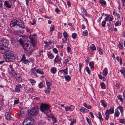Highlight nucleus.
I'll list each match as a JSON object with an SVG mask.
<instances>
[{
    "mask_svg": "<svg viewBox=\"0 0 125 125\" xmlns=\"http://www.w3.org/2000/svg\"><path fill=\"white\" fill-rule=\"evenodd\" d=\"M80 111L83 113H87L89 111V110L84 107H81L80 109Z\"/></svg>",
    "mask_w": 125,
    "mask_h": 125,
    "instance_id": "20",
    "label": "nucleus"
},
{
    "mask_svg": "<svg viewBox=\"0 0 125 125\" xmlns=\"http://www.w3.org/2000/svg\"><path fill=\"white\" fill-rule=\"evenodd\" d=\"M114 18L112 16H111L109 18V19L108 20L109 21H112L113 20Z\"/></svg>",
    "mask_w": 125,
    "mask_h": 125,
    "instance_id": "61",
    "label": "nucleus"
},
{
    "mask_svg": "<svg viewBox=\"0 0 125 125\" xmlns=\"http://www.w3.org/2000/svg\"><path fill=\"white\" fill-rule=\"evenodd\" d=\"M67 50L68 52H70L71 50V48L70 47L68 46L67 48Z\"/></svg>",
    "mask_w": 125,
    "mask_h": 125,
    "instance_id": "58",
    "label": "nucleus"
},
{
    "mask_svg": "<svg viewBox=\"0 0 125 125\" xmlns=\"http://www.w3.org/2000/svg\"><path fill=\"white\" fill-rule=\"evenodd\" d=\"M106 24V22L105 21H104L102 22V27H104L105 26Z\"/></svg>",
    "mask_w": 125,
    "mask_h": 125,
    "instance_id": "51",
    "label": "nucleus"
},
{
    "mask_svg": "<svg viewBox=\"0 0 125 125\" xmlns=\"http://www.w3.org/2000/svg\"><path fill=\"white\" fill-rule=\"evenodd\" d=\"M38 109V107L35 106L32 107L31 109L29 111L28 115L29 116L30 118H31V117L32 116H35L38 114L39 112Z\"/></svg>",
    "mask_w": 125,
    "mask_h": 125,
    "instance_id": "2",
    "label": "nucleus"
},
{
    "mask_svg": "<svg viewBox=\"0 0 125 125\" xmlns=\"http://www.w3.org/2000/svg\"><path fill=\"white\" fill-rule=\"evenodd\" d=\"M120 72L122 74H124L125 73V70L122 69L120 70Z\"/></svg>",
    "mask_w": 125,
    "mask_h": 125,
    "instance_id": "63",
    "label": "nucleus"
},
{
    "mask_svg": "<svg viewBox=\"0 0 125 125\" xmlns=\"http://www.w3.org/2000/svg\"><path fill=\"white\" fill-rule=\"evenodd\" d=\"M81 10L82 13H85L86 11L85 10L84 8H81Z\"/></svg>",
    "mask_w": 125,
    "mask_h": 125,
    "instance_id": "55",
    "label": "nucleus"
},
{
    "mask_svg": "<svg viewBox=\"0 0 125 125\" xmlns=\"http://www.w3.org/2000/svg\"><path fill=\"white\" fill-rule=\"evenodd\" d=\"M76 122V121L73 120L70 123V125H73L74 123Z\"/></svg>",
    "mask_w": 125,
    "mask_h": 125,
    "instance_id": "64",
    "label": "nucleus"
},
{
    "mask_svg": "<svg viewBox=\"0 0 125 125\" xmlns=\"http://www.w3.org/2000/svg\"><path fill=\"white\" fill-rule=\"evenodd\" d=\"M64 107L65 108L66 111L69 110L72 111L74 109L75 107L73 105L68 106H64Z\"/></svg>",
    "mask_w": 125,
    "mask_h": 125,
    "instance_id": "9",
    "label": "nucleus"
},
{
    "mask_svg": "<svg viewBox=\"0 0 125 125\" xmlns=\"http://www.w3.org/2000/svg\"><path fill=\"white\" fill-rule=\"evenodd\" d=\"M50 71L53 74H54L56 73V69L55 67H52L51 68L50 70Z\"/></svg>",
    "mask_w": 125,
    "mask_h": 125,
    "instance_id": "24",
    "label": "nucleus"
},
{
    "mask_svg": "<svg viewBox=\"0 0 125 125\" xmlns=\"http://www.w3.org/2000/svg\"><path fill=\"white\" fill-rule=\"evenodd\" d=\"M117 108L120 110V112L121 114H122L123 113V108L122 106H119L117 107Z\"/></svg>",
    "mask_w": 125,
    "mask_h": 125,
    "instance_id": "29",
    "label": "nucleus"
},
{
    "mask_svg": "<svg viewBox=\"0 0 125 125\" xmlns=\"http://www.w3.org/2000/svg\"><path fill=\"white\" fill-rule=\"evenodd\" d=\"M19 40L20 44L22 46V45L24 43H23V42L22 40V39L21 38H20L19 39Z\"/></svg>",
    "mask_w": 125,
    "mask_h": 125,
    "instance_id": "50",
    "label": "nucleus"
},
{
    "mask_svg": "<svg viewBox=\"0 0 125 125\" xmlns=\"http://www.w3.org/2000/svg\"><path fill=\"white\" fill-rule=\"evenodd\" d=\"M30 23L32 25H34L35 24L36 21H35L33 20L32 22H30Z\"/></svg>",
    "mask_w": 125,
    "mask_h": 125,
    "instance_id": "56",
    "label": "nucleus"
},
{
    "mask_svg": "<svg viewBox=\"0 0 125 125\" xmlns=\"http://www.w3.org/2000/svg\"><path fill=\"white\" fill-rule=\"evenodd\" d=\"M14 76L19 82H21L22 81V78L21 76L20 75L19 73H15Z\"/></svg>",
    "mask_w": 125,
    "mask_h": 125,
    "instance_id": "8",
    "label": "nucleus"
},
{
    "mask_svg": "<svg viewBox=\"0 0 125 125\" xmlns=\"http://www.w3.org/2000/svg\"><path fill=\"white\" fill-rule=\"evenodd\" d=\"M52 120L53 121V124H54L56 122V119H55V117L54 115H52Z\"/></svg>",
    "mask_w": 125,
    "mask_h": 125,
    "instance_id": "39",
    "label": "nucleus"
},
{
    "mask_svg": "<svg viewBox=\"0 0 125 125\" xmlns=\"http://www.w3.org/2000/svg\"><path fill=\"white\" fill-rule=\"evenodd\" d=\"M101 87L102 89H104L105 88V86L104 83L102 82L100 84Z\"/></svg>",
    "mask_w": 125,
    "mask_h": 125,
    "instance_id": "41",
    "label": "nucleus"
},
{
    "mask_svg": "<svg viewBox=\"0 0 125 125\" xmlns=\"http://www.w3.org/2000/svg\"><path fill=\"white\" fill-rule=\"evenodd\" d=\"M34 122V120L32 118H27L23 122V125H33Z\"/></svg>",
    "mask_w": 125,
    "mask_h": 125,
    "instance_id": "4",
    "label": "nucleus"
},
{
    "mask_svg": "<svg viewBox=\"0 0 125 125\" xmlns=\"http://www.w3.org/2000/svg\"><path fill=\"white\" fill-rule=\"evenodd\" d=\"M119 122L122 124H124L125 122V120L124 119H120Z\"/></svg>",
    "mask_w": 125,
    "mask_h": 125,
    "instance_id": "54",
    "label": "nucleus"
},
{
    "mask_svg": "<svg viewBox=\"0 0 125 125\" xmlns=\"http://www.w3.org/2000/svg\"><path fill=\"white\" fill-rule=\"evenodd\" d=\"M26 57L24 54H23L21 58V59L20 62H21L22 63L25 64H27L30 63V61L27 59H26Z\"/></svg>",
    "mask_w": 125,
    "mask_h": 125,
    "instance_id": "6",
    "label": "nucleus"
},
{
    "mask_svg": "<svg viewBox=\"0 0 125 125\" xmlns=\"http://www.w3.org/2000/svg\"><path fill=\"white\" fill-rule=\"evenodd\" d=\"M120 114V113L119 112L118 110L117 109H115V116L116 117H118Z\"/></svg>",
    "mask_w": 125,
    "mask_h": 125,
    "instance_id": "26",
    "label": "nucleus"
},
{
    "mask_svg": "<svg viewBox=\"0 0 125 125\" xmlns=\"http://www.w3.org/2000/svg\"><path fill=\"white\" fill-rule=\"evenodd\" d=\"M31 42L32 45L33 47H35L36 46V42L34 41V40L32 41H31Z\"/></svg>",
    "mask_w": 125,
    "mask_h": 125,
    "instance_id": "38",
    "label": "nucleus"
},
{
    "mask_svg": "<svg viewBox=\"0 0 125 125\" xmlns=\"http://www.w3.org/2000/svg\"><path fill=\"white\" fill-rule=\"evenodd\" d=\"M119 100H120V101L122 102H123L124 101V99L123 98H122V96L120 95H119L118 96H117Z\"/></svg>",
    "mask_w": 125,
    "mask_h": 125,
    "instance_id": "35",
    "label": "nucleus"
},
{
    "mask_svg": "<svg viewBox=\"0 0 125 125\" xmlns=\"http://www.w3.org/2000/svg\"><path fill=\"white\" fill-rule=\"evenodd\" d=\"M53 52L55 53H57L58 52V51L57 49L55 48H53Z\"/></svg>",
    "mask_w": 125,
    "mask_h": 125,
    "instance_id": "53",
    "label": "nucleus"
},
{
    "mask_svg": "<svg viewBox=\"0 0 125 125\" xmlns=\"http://www.w3.org/2000/svg\"><path fill=\"white\" fill-rule=\"evenodd\" d=\"M109 110V112L111 114H112L114 113V108L113 107H111Z\"/></svg>",
    "mask_w": 125,
    "mask_h": 125,
    "instance_id": "36",
    "label": "nucleus"
},
{
    "mask_svg": "<svg viewBox=\"0 0 125 125\" xmlns=\"http://www.w3.org/2000/svg\"><path fill=\"white\" fill-rule=\"evenodd\" d=\"M91 49L93 50H96V48L94 44H92L90 46Z\"/></svg>",
    "mask_w": 125,
    "mask_h": 125,
    "instance_id": "40",
    "label": "nucleus"
},
{
    "mask_svg": "<svg viewBox=\"0 0 125 125\" xmlns=\"http://www.w3.org/2000/svg\"><path fill=\"white\" fill-rule=\"evenodd\" d=\"M121 25V21H118L116 22L115 24V26H119Z\"/></svg>",
    "mask_w": 125,
    "mask_h": 125,
    "instance_id": "44",
    "label": "nucleus"
},
{
    "mask_svg": "<svg viewBox=\"0 0 125 125\" xmlns=\"http://www.w3.org/2000/svg\"><path fill=\"white\" fill-rule=\"evenodd\" d=\"M47 55L48 56V58L50 59H52L54 57L53 55L52 54L50 51L49 52L47 53Z\"/></svg>",
    "mask_w": 125,
    "mask_h": 125,
    "instance_id": "18",
    "label": "nucleus"
},
{
    "mask_svg": "<svg viewBox=\"0 0 125 125\" xmlns=\"http://www.w3.org/2000/svg\"><path fill=\"white\" fill-rule=\"evenodd\" d=\"M22 86L20 84H19L16 86V87L15 88V90L16 92L19 93L20 91V88H21Z\"/></svg>",
    "mask_w": 125,
    "mask_h": 125,
    "instance_id": "13",
    "label": "nucleus"
},
{
    "mask_svg": "<svg viewBox=\"0 0 125 125\" xmlns=\"http://www.w3.org/2000/svg\"><path fill=\"white\" fill-rule=\"evenodd\" d=\"M50 106L48 104H46L42 103L41 104L40 108L41 111L43 113H46V112L49 110L50 112L51 111L49 109Z\"/></svg>",
    "mask_w": 125,
    "mask_h": 125,
    "instance_id": "3",
    "label": "nucleus"
},
{
    "mask_svg": "<svg viewBox=\"0 0 125 125\" xmlns=\"http://www.w3.org/2000/svg\"><path fill=\"white\" fill-rule=\"evenodd\" d=\"M59 73H64V74L66 75L68 74V69L67 68H66L65 69L61 70L59 71Z\"/></svg>",
    "mask_w": 125,
    "mask_h": 125,
    "instance_id": "17",
    "label": "nucleus"
},
{
    "mask_svg": "<svg viewBox=\"0 0 125 125\" xmlns=\"http://www.w3.org/2000/svg\"><path fill=\"white\" fill-rule=\"evenodd\" d=\"M83 34L84 36H87L88 34L87 30H85V31H84L83 32Z\"/></svg>",
    "mask_w": 125,
    "mask_h": 125,
    "instance_id": "47",
    "label": "nucleus"
},
{
    "mask_svg": "<svg viewBox=\"0 0 125 125\" xmlns=\"http://www.w3.org/2000/svg\"><path fill=\"white\" fill-rule=\"evenodd\" d=\"M62 37V35L61 34H58V39H61Z\"/></svg>",
    "mask_w": 125,
    "mask_h": 125,
    "instance_id": "60",
    "label": "nucleus"
},
{
    "mask_svg": "<svg viewBox=\"0 0 125 125\" xmlns=\"http://www.w3.org/2000/svg\"><path fill=\"white\" fill-rule=\"evenodd\" d=\"M85 69L86 70L87 72L88 73V74H90V73L91 72L89 68L87 67H85Z\"/></svg>",
    "mask_w": 125,
    "mask_h": 125,
    "instance_id": "43",
    "label": "nucleus"
},
{
    "mask_svg": "<svg viewBox=\"0 0 125 125\" xmlns=\"http://www.w3.org/2000/svg\"><path fill=\"white\" fill-rule=\"evenodd\" d=\"M83 105L85 107L88 109H91L92 108L91 106L90 105H89V106H87V104L85 103H84L83 104Z\"/></svg>",
    "mask_w": 125,
    "mask_h": 125,
    "instance_id": "32",
    "label": "nucleus"
},
{
    "mask_svg": "<svg viewBox=\"0 0 125 125\" xmlns=\"http://www.w3.org/2000/svg\"><path fill=\"white\" fill-rule=\"evenodd\" d=\"M8 70L9 73L11 74H12L14 72V70L13 68H12V65H9Z\"/></svg>",
    "mask_w": 125,
    "mask_h": 125,
    "instance_id": "15",
    "label": "nucleus"
},
{
    "mask_svg": "<svg viewBox=\"0 0 125 125\" xmlns=\"http://www.w3.org/2000/svg\"><path fill=\"white\" fill-rule=\"evenodd\" d=\"M110 114V113L109 112V110H107L105 112V115L106 116H109V115Z\"/></svg>",
    "mask_w": 125,
    "mask_h": 125,
    "instance_id": "52",
    "label": "nucleus"
},
{
    "mask_svg": "<svg viewBox=\"0 0 125 125\" xmlns=\"http://www.w3.org/2000/svg\"><path fill=\"white\" fill-rule=\"evenodd\" d=\"M123 45L121 44V42H119V47L121 49H123Z\"/></svg>",
    "mask_w": 125,
    "mask_h": 125,
    "instance_id": "42",
    "label": "nucleus"
},
{
    "mask_svg": "<svg viewBox=\"0 0 125 125\" xmlns=\"http://www.w3.org/2000/svg\"><path fill=\"white\" fill-rule=\"evenodd\" d=\"M54 27L53 25H52L50 28V35H52V33L53 31L54 30Z\"/></svg>",
    "mask_w": 125,
    "mask_h": 125,
    "instance_id": "23",
    "label": "nucleus"
},
{
    "mask_svg": "<svg viewBox=\"0 0 125 125\" xmlns=\"http://www.w3.org/2000/svg\"><path fill=\"white\" fill-rule=\"evenodd\" d=\"M89 65L91 67V69L93 68H94V63L93 62H90L89 63Z\"/></svg>",
    "mask_w": 125,
    "mask_h": 125,
    "instance_id": "37",
    "label": "nucleus"
},
{
    "mask_svg": "<svg viewBox=\"0 0 125 125\" xmlns=\"http://www.w3.org/2000/svg\"><path fill=\"white\" fill-rule=\"evenodd\" d=\"M77 35L76 33H73L72 35V37L73 39H75L76 38Z\"/></svg>",
    "mask_w": 125,
    "mask_h": 125,
    "instance_id": "49",
    "label": "nucleus"
},
{
    "mask_svg": "<svg viewBox=\"0 0 125 125\" xmlns=\"http://www.w3.org/2000/svg\"><path fill=\"white\" fill-rule=\"evenodd\" d=\"M46 80V82L47 86V88L45 90V93L47 94H49L50 93V91L51 90L50 86H52V83L51 80Z\"/></svg>",
    "mask_w": 125,
    "mask_h": 125,
    "instance_id": "5",
    "label": "nucleus"
},
{
    "mask_svg": "<svg viewBox=\"0 0 125 125\" xmlns=\"http://www.w3.org/2000/svg\"><path fill=\"white\" fill-rule=\"evenodd\" d=\"M17 25L21 27L22 28H24L25 27L24 25L23 22L20 21V22L18 21L17 23Z\"/></svg>",
    "mask_w": 125,
    "mask_h": 125,
    "instance_id": "16",
    "label": "nucleus"
},
{
    "mask_svg": "<svg viewBox=\"0 0 125 125\" xmlns=\"http://www.w3.org/2000/svg\"><path fill=\"white\" fill-rule=\"evenodd\" d=\"M63 35L64 38H68L69 36L67 33L65 31L63 32Z\"/></svg>",
    "mask_w": 125,
    "mask_h": 125,
    "instance_id": "33",
    "label": "nucleus"
},
{
    "mask_svg": "<svg viewBox=\"0 0 125 125\" xmlns=\"http://www.w3.org/2000/svg\"><path fill=\"white\" fill-rule=\"evenodd\" d=\"M36 68L34 67L31 70V74L35 73V71H36Z\"/></svg>",
    "mask_w": 125,
    "mask_h": 125,
    "instance_id": "34",
    "label": "nucleus"
},
{
    "mask_svg": "<svg viewBox=\"0 0 125 125\" xmlns=\"http://www.w3.org/2000/svg\"><path fill=\"white\" fill-rule=\"evenodd\" d=\"M43 85L42 83V82H40L38 84V86L39 88H42Z\"/></svg>",
    "mask_w": 125,
    "mask_h": 125,
    "instance_id": "46",
    "label": "nucleus"
},
{
    "mask_svg": "<svg viewBox=\"0 0 125 125\" xmlns=\"http://www.w3.org/2000/svg\"><path fill=\"white\" fill-rule=\"evenodd\" d=\"M4 5L6 7L10 8L11 6V4L7 0L6 1L4 2Z\"/></svg>",
    "mask_w": 125,
    "mask_h": 125,
    "instance_id": "14",
    "label": "nucleus"
},
{
    "mask_svg": "<svg viewBox=\"0 0 125 125\" xmlns=\"http://www.w3.org/2000/svg\"><path fill=\"white\" fill-rule=\"evenodd\" d=\"M64 77L65 80L67 81H70L71 79L69 75L65 76Z\"/></svg>",
    "mask_w": 125,
    "mask_h": 125,
    "instance_id": "28",
    "label": "nucleus"
},
{
    "mask_svg": "<svg viewBox=\"0 0 125 125\" xmlns=\"http://www.w3.org/2000/svg\"><path fill=\"white\" fill-rule=\"evenodd\" d=\"M5 117L7 120H10L11 118V113L10 112H6L5 114Z\"/></svg>",
    "mask_w": 125,
    "mask_h": 125,
    "instance_id": "12",
    "label": "nucleus"
},
{
    "mask_svg": "<svg viewBox=\"0 0 125 125\" xmlns=\"http://www.w3.org/2000/svg\"><path fill=\"white\" fill-rule=\"evenodd\" d=\"M19 102V100H15L14 102V104H18Z\"/></svg>",
    "mask_w": 125,
    "mask_h": 125,
    "instance_id": "57",
    "label": "nucleus"
},
{
    "mask_svg": "<svg viewBox=\"0 0 125 125\" xmlns=\"http://www.w3.org/2000/svg\"><path fill=\"white\" fill-rule=\"evenodd\" d=\"M101 105L103 106L104 107H105L107 106V105L106 103L105 102V101L104 100H101Z\"/></svg>",
    "mask_w": 125,
    "mask_h": 125,
    "instance_id": "25",
    "label": "nucleus"
},
{
    "mask_svg": "<svg viewBox=\"0 0 125 125\" xmlns=\"http://www.w3.org/2000/svg\"><path fill=\"white\" fill-rule=\"evenodd\" d=\"M99 3L103 6L106 4V2L104 0H99Z\"/></svg>",
    "mask_w": 125,
    "mask_h": 125,
    "instance_id": "21",
    "label": "nucleus"
},
{
    "mask_svg": "<svg viewBox=\"0 0 125 125\" xmlns=\"http://www.w3.org/2000/svg\"><path fill=\"white\" fill-rule=\"evenodd\" d=\"M31 75H33V76L34 77H37V74L35 73L31 74Z\"/></svg>",
    "mask_w": 125,
    "mask_h": 125,
    "instance_id": "59",
    "label": "nucleus"
},
{
    "mask_svg": "<svg viewBox=\"0 0 125 125\" xmlns=\"http://www.w3.org/2000/svg\"><path fill=\"white\" fill-rule=\"evenodd\" d=\"M31 46V45L28 43H24L22 47L24 50L28 51L30 49Z\"/></svg>",
    "mask_w": 125,
    "mask_h": 125,
    "instance_id": "7",
    "label": "nucleus"
},
{
    "mask_svg": "<svg viewBox=\"0 0 125 125\" xmlns=\"http://www.w3.org/2000/svg\"><path fill=\"white\" fill-rule=\"evenodd\" d=\"M36 72L37 73L41 74H44L43 72L41 70H40V69H38L36 70Z\"/></svg>",
    "mask_w": 125,
    "mask_h": 125,
    "instance_id": "27",
    "label": "nucleus"
},
{
    "mask_svg": "<svg viewBox=\"0 0 125 125\" xmlns=\"http://www.w3.org/2000/svg\"><path fill=\"white\" fill-rule=\"evenodd\" d=\"M108 73V69L106 68H104V69L103 71V75L106 76Z\"/></svg>",
    "mask_w": 125,
    "mask_h": 125,
    "instance_id": "19",
    "label": "nucleus"
},
{
    "mask_svg": "<svg viewBox=\"0 0 125 125\" xmlns=\"http://www.w3.org/2000/svg\"><path fill=\"white\" fill-rule=\"evenodd\" d=\"M116 59L118 61H119L120 60V65H122V59L121 57L119 59V57L118 56H117L116 57Z\"/></svg>",
    "mask_w": 125,
    "mask_h": 125,
    "instance_id": "30",
    "label": "nucleus"
},
{
    "mask_svg": "<svg viewBox=\"0 0 125 125\" xmlns=\"http://www.w3.org/2000/svg\"><path fill=\"white\" fill-rule=\"evenodd\" d=\"M113 13L114 14H115V15L117 16L119 15V14L116 12L115 11H113Z\"/></svg>",
    "mask_w": 125,
    "mask_h": 125,
    "instance_id": "62",
    "label": "nucleus"
},
{
    "mask_svg": "<svg viewBox=\"0 0 125 125\" xmlns=\"http://www.w3.org/2000/svg\"><path fill=\"white\" fill-rule=\"evenodd\" d=\"M79 72L80 73H81V68L82 67V64L80 63H79Z\"/></svg>",
    "mask_w": 125,
    "mask_h": 125,
    "instance_id": "48",
    "label": "nucleus"
},
{
    "mask_svg": "<svg viewBox=\"0 0 125 125\" xmlns=\"http://www.w3.org/2000/svg\"><path fill=\"white\" fill-rule=\"evenodd\" d=\"M30 81L32 85H35L36 82V81L32 79H30Z\"/></svg>",
    "mask_w": 125,
    "mask_h": 125,
    "instance_id": "31",
    "label": "nucleus"
},
{
    "mask_svg": "<svg viewBox=\"0 0 125 125\" xmlns=\"http://www.w3.org/2000/svg\"><path fill=\"white\" fill-rule=\"evenodd\" d=\"M9 44L8 40L5 39H0V53L4 54L5 58L7 62H13L15 59V54L9 50L7 46Z\"/></svg>",
    "mask_w": 125,
    "mask_h": 125,
    "instance_id": "1",
    "label": "nucleus"
},
{
    "mask_svg": "<svg viewBox=\"0 0 125 125\" xmlns=\"http://www.w3.org/2000/svg\"><path fill=\"white\" fill-rule=\"evenodd\" d=\"M62 60L61 58L58 55H57L54 60V62L55 63H60Z\"/></svg>",
    "mask_w": 125,
    "mask_h": 125,
    "instance_id": "10",
    "label": "nucleus"
},
{
    "mask_svg": "<svg viewBox=\"0 0 125 125\" xmlns=\"http://www.w3.org/2000/svg\"><path fill=\"white\" fill-rule=\"evenodd\" d=\"M36 35L35 34H33L30 35L29 37V38L31 40V41L34 40L35 38Z\"/></svg>",
    "mask_w": 125,
    "mask_h": 125,
    "instance_id": "22",
    "label": "nucleus"
},
{
    "mask_svg": "<svg viewBox=\"0 0 125 125\" xmlns=\"http://www.w3.org/2000/svg\"><path fill=\"white\" fill-rule=\"evenodd\" d=\"M18 22V21L16 19H14L13 21H11L10 22V25L11 27H13L15 25H17V23Z\"/></svg>",
    "mask_w": 125,
    "mask_h": 125,
    "instance_id": "11",
    "label": "nucleus"
},
{
    "mask_svg": "<svg viewBox=\"0 0 125 125\" xmlns=\"http://www.w3.org/2000/svg\"><path fill=\"white\" fill-rule=\"evenodd\" d=\"M86 120L88 124L89 125H92V123L91 122L90 120L87 117H86Z\"/></svg>",
    "mask_w": 125,
    "mask_h": 125,
    "instance_id": "45",
    "label": "nucleus"
}]
</instances>
